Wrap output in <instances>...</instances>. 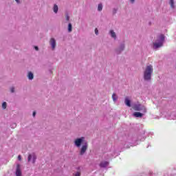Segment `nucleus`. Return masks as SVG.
Segmentation results:
<instances>
[{
  "instance_id": "obj_1",
  "label": "nucleus",
  "mask_w": 176,
  "mask_h": 176,
  "mask_svg": "<svg viewBox=\"0 0 176 176\" xmlns=\"http://www.w3.org/2000/svg\"><path fill=\"white\" fill-rule=\"evenodd\" d=\"M84 141H85L84 137H81L80 138H77L74 141V144L76 145V146H77V148H80V145H82L80 151V156H82L84 153H86V151L89 148V144H87V142H84Z\"/></svg>"
},
{
  "instance_id": "obj_2",
  "label": "nucleus",
  "mask_w": 176,
  "mask_h": 176,
  "mask_svg": "<svg viewBox=\"0 0 176 176\" xmlns=\"http://www.w3.org/2000/svg\"><path fill=\"white\" fill-rule=\"evenodd\" d=\"M152 72H153V66L151 65L146 66L144 74L145 80H151V78H152Z\"/></svg>"
},
{
  "instance_id": "obj_3",
  "label": "nucleus",
  "mask_w": 176,
  "mask_h": 176,
  "mask_svg": "<svg viewBox=\"0 0 176 176\" xmlns=\"http://www.w3.org/2000/svg\"><path fill=\"white\" fill-rule=\"evenodd\" d=\"M160 42L159 43H154V49H157L159 47H162L163 46V42H164V35L161 34L159 36Z\"/></svg>"
},
{
  "instance_id": "obj_4",
  "label": "nucleus",
  "mask_w": 176,
  "mask_h": 176,
  "mask_svg": "<svg viewBox=\"0 0 176 176\" xmlns=\"http://www.w3.org/2000/svg\"><path fill=\"white\" fill-rule=\"evenodd\" d=\"M133 109L134 111H142L144 113H146V108L145 107L142 106L141 104H135L133 107Z\"/></svg>"
},
{
  "instance_id": "obj_5",
  "label": "nucleus",
  "mask_w": 176,
  "mask_h": 176,
  "mask_svg": "<svg viewBox=\"0 0 176 176\" xmlns=\"http://www.w3.org/2000/svg\"><path fill=\"white\" fill-rule=\"evenodd\" d=\"M15 174H16V176H21V168L20 166V164L16 165Z\"/></svg>"
},
{
  "instance_id": "obj_6",
  "label": "nucleus",
  "mask_w": 176,
  "mask_h": 176,
  "mask_svg": "<svg viewBox=\"0 0 176 176\" xmlns=\"http://www.w3.org/2000/svg\"><path fill=\"white\" fill-rule=\"evenodd\" d=\"M50 43L52 46V50H54V49H56V40L54 38H51Z\"/></svg>"
},
{
  "instance_id": "obj_7",
  "label": "nucleus",
  "mask_w": 176,
  "mask_h": 176,
  "mask_svg": "<svg viewBox=\"0 0 176 176\" xmlns=\"http://www.w3.org/2000/svg\"><path fill=\"white\" fill-rule=\"evenodd\" d=\"M109 162H108L107 161H103V162H100V167L105 168V167H107V166H109Z\"/></svg>"
},
{
  "instance_id": "obj_8",
  "label": "nucleus",
  "mask_w": 176,
  "mask_h": 176,
  "mask_svg": "<svg viewBox=\"0 0 176 176\" xmlns=\"http://www.w3.org/2000/svg\"><path fill=\"white\" fill-rule=\"evenodd\" d=\"M133 116H135V118H142V116H144V114L140 112H135L133 113Z\"/></svg>"
},
{
  "instance_id": "obj_9",
  "label": "nucleus",
  "mask_w": 176,
  "mask_h": 176,
  "mask_svg": "<svg viewBox=\"0 0 176 176\" xmlns=\"http://www.w3.org/2000/svg\"><path fill=\"white\" fill-rule=\"evenodd\" d=\"M125 105L126 107H131V102L129 100L128 97L125 98Z\"/></svg>"
},
{
  "instance_id": "obj_10",
  "label": "nucleus",
  "mask_w": 176,
  "mask_h": 176,
  "mask_svg": "<svg viewBox=\"0 0 176 176\" xmlns=\"http://www.w3.org/2000/svg\"><path fill=\"white\" fill-rule=\"evenodd\" d=\"M28 79H30V80H32V79H34V74H32V72H30L28 73Z\"/></svg>"
},
{
  "instance_id": "obj_11",
  "label": "nucleus",
  "mask_w": 176,
  "mask_h": 176,
  "mask_svg": "<svg viewBox=\"0 0 176 176\" xmlns=\"http://www.w3.org/2000/svg\"><path fill=\"white\" fill-rule=\"evenodd\" d=\"M53 10L54 13H57L58 12V6L54 4Z\"/></svg>"
},
{
  "instance_id": "obj_12",
  "label": "nucleus",
  "mask_w": 176,
  "mask_h": 176,
  "mask_svg": "<svg viewBox=\"0 0 176 176\" xmlns=\"http://www.w3.org/2000/svg\"><path fill=\"white\" fill-rule=\"evenodd\" d=\"M110 34L112 38H116V34L115 33V32H113V30H111Z\"/></svg>"
},
{
  "instance_id": "obj_13",
  "label": "nucleus",
  "mask_w": 176,
  "mask_h": 176,
  "mask_svg": "<svg viewBox=\"0 0 176 176\" xmlns=\"http://www.w3.org/2000/svg\"><path fill=\"white\" fill-rule=\"evenodd\" d=\"M68 32H72V23H69V25H68Z\"/></svg>"
},
{
  "instance_id": "obj_14",
  "label": "nucleus",
  "mask_w": 176,
  "mask_h": 176,
  "mask_svg": "<svg viewBox=\"0 0 176 176\" xmlns=\"http://www.w3.org/2000/svg\"><path fill=\"white\" fill-rule=\"evenodd\" d=\"M98 10L99 12H101V10H102V3L98 4Z\"/></svg>"
},
{
  "instance_id": "obj_15",
  "label": "nucleus",
  "mask_w": 176,
  "mask_h": 176,
  "mask_svg": "<svg viewBox=\"0 0 176 176\" xmlns=\"http://www.w3.org/2000/svg\"><path fill=\"white\" fill-rule=\"evenodd\" d=\"M112 98L113 101H116V100H118V96H116V94H113Z\"/></svg>"
},
{
  "instance_id": "obj_16",
  "label": "nucleus",
  "mask_w": 176,
  "mask_h": 176,
  "mask_svg": "<svg viewBox=\"0 0 176 176\" xmlns=\"http://www.w3.org/2000/svg\"><path fill=\"white\" fill-rule=\"evenodd\" d=\"M6 102H3L2 104V108L3 109H6Z\"/></svg>"
},
{
  "instance_id": "obj_17",
  "label": "nucleus",
  "mask_w": 176,
  "mask_h": 176,
  "mask_svg": "<svg viewBox=\"0 0 176 176\" xmlns=\"http://www.w3.org/2000/svg\"><path fill=\"white\" fill-rule=\"evenodd\" d=\"M31 159H32V155L31 154H29L28 157V162H31Z\"/></svg>"
},
{
  "instance_id": "obj_18",
  "label": "nucleus",
  "mask_w": 176,
  "mask_h": 176,
  "mask_svg": "<svg viewBox=\"0 0 176 176\" xmlns=\"http://www.w3.org/2000/svg\"><path fill=\"white\" fill-rule=\"evenodd\" d=\"M169 3L170 5V8H174V1H170Z\"/></svg>"
},
{
  "instance_id": "obj_19",
  "label": "nucleus",
  "mask_w": 176,
  "mask_h": 176,
  "mask_svg": "<svg viewBox=\"0 0 176 176\" xmlns=\"http://www.w3.org/2000/svg\"><path fill=\"white\" fill-rule=\"evenodd\" d=\"M66 20L67 21H69V16L68 15V14H66Z\"/></svg>"
},
{
  "instance_id": "obj_20",
  "label": "nucleus",
  "mask_w": 176,
  "mask_h": 176,
  "mask_svg": "<svg viewBox=\"0 0 176 176\" xmlns=\"http://www.w3.org/2000/svg\"><path fill=\"white\" fill-rule=\"evenodd\" d=\"M74 176H80V172L76 173Z\"/></svg>"
},
{
  "instance_id": "obj_21",
  "label": "nucleus",
  "mask_w": 176,
  "mask_h": 176,
  "mask_svg": "<svg viewBox=\"0 0 176 176\" xmlns=\"http://www.w3.org/2000/svg\"><path fill=\"white\" fill-rule=\"evenodd\" d=\"M95 34L96 35H98V29L97 28L95 29Z\"/></svg>"
},
{
  "instance_id": "obj_22",
  "label": "nucleus",
  "mask_w": 176,
  "mask_h": 176,
  "mask_svg": "<svg viewBox=\"0 0 176 176\" xmlns=\"http://www.w3.org/2000/svg\"><path fill=\"white\" fill-rule=\"evenodd\" d=\"M10 91H11V93H14V87H12Z\"/></svg>"
},
{
  "instance_id": "obj_23",
  "label": "nucleus",
  "mask_w": 176,
  "mask_h": 176,
  "mask_svg": "<svg viewBox=\"0 0 176 176\" xmlns=\"http://www.w3.org/2000/svg\"><path fill=\"white\" fill-rule=\"evenodd\" d=\"M18 160H21V155L18 156Z\"/></svg>"
},
{
  "instance_id": "obj_24",
  "label": "nucleus",
  "mask_w": 176,
  "mask_h": 176,
  "mask_svg": "<svg viewBox=\"0 0 176 176\" xmlns=\"http://www.w3.org/2000/svg\"><path fill=\"white\" fill-rule=\"evenodd\" d=\"M34 49H35V50H39V48H38V47H34Z\"/></svg>"
},
{
  "instance_id": "obj_25",
  "label": "nucleus",
  "mask_w": 176,
  "mask_h": 176,
  "mask_svg": "<svg viewBox=\"0 0 176 176\" xmlns=\"http://www.w3.org/2000/svg\"><path fill=\"white\" fill-rule=\"evenodd\" d=\"M35 115H36V112L34 111L33 112V116H35Z\"/></svg>"
},
{
  "instance_id": "obj_26",
  "label": "nucleus",
  "mask_w": 176,
  "mask_h": 176,
  "mask_svg": "<svg viewBox=\"0 0 176 176\" xmlns=\"http://www.w3.org/2000/svg\"><path fill=\"white\" fill-rule=\"evenodd\" d=\"M33 159H34V162H35V159H36V157L34 156Z\"/></svg>"
},
{
  "instance_id": "obj_27",
  "label": "nucleus",
  "mask_w": 176,
  "mask_h": 176,
  "mask_svg": "<svg viewBox=\"0 0 176 176\" xmlns=\"http://www.w3.org/2000/svg\"><path fill=\"white\" fill-rule=\"evenodd\" d=\"M16 3H20V1H16Z\"/></svg>"
},
{
  "instance_id": "obj_28",
  "label": "nucleus",
  "mask_w": 176,
  "mask_h": 176,
  "mask_svg": "<svg viewBox=\"0 0 176 176\" xmlns=\"http://www.w3.org/2000/svg\"><path fill=\"white\" fill-rule=\"evenodd\" d=\"M123 49H124V45H122V50H123Z\"/></svg>"
},
{
  "instance_id": "obj_29",
  "label": "nucleus",
  "mask_w": 176,
  "mask_h": 176,
  "mask_svg": "<svg viewBox=\"0 0 176 176\" xmlns=\"http://www.w3.org/2000/svg\"><path fill=\"white\" fill-rule=\"evenodd\" d=\"M130 1H134V0H130Z\"/></svg>"
},
{
  "instance_id": "obj_30",
  "label": "nucleus",
  "mask_w": 176,
  "mask_h": 176,
  "mask_svg": "<svg viewBox=\"0 0 176 176\" xmlns=\"http://www.w3.org/2000/svg\"><path fill=\"white\" fill-rule=\"evenodd\" d=\"M15 1H19V0H15Z\"/></svg>"
}]
</instances>
